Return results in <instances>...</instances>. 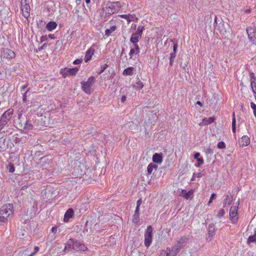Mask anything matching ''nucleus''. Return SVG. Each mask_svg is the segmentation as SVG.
<instances>
[{
	"mask_svg": "<svg viewBox=\"0 0 256 256\" xmlns=\"http://www.w3.org/2000/svg\"><path fill=\"white\" fill-rule=\"evenodd\" d=\"M74 240L72 238L70 239L66 244V245L64 249V251L66 252V251H69L72 249L74 250Z\"/></svg>",
	"mask_w": 256,
	"mask_h": 256,
	"instance_id": "nucleus-15",
	"label": "nucleus"
},
{
	"mask_svg": "<svg viewBox=\"0 0 256 256\" xmlns=\"http://www.w3.org/2000/svg\"><path fill=\"white\" fill-rule=\"evenodd\" d=\"M26 87H27L26 85L22 86V87L21 88V90H24Z\"/></svg>",
	"mask_w": 256,
	"mask_h": 256,
	"instance_id": "nucleus-64",
	"label": "nucleus"
},
{
	"mask_svg": "<svg viewBox=\"0 0 256 256\" xmlns=\"http://www.w3.org/2000/svg\"><path fill=\"white\" fill-rule=\"evenodd\" d=\"M224 214H225L224 210V209L222 208L218 212V213L217 214V216L218 217H222Z\"/></svg>",
	"mask_w": 256,
	"mask_h": 256,
	"instance_id": "nucleus-41",
	"label": "nucleus"
},
{
	"mask_svg": "<svg viewBox=\"0 0 256 256\" xmlns=\"http://www.w3.org/2000/svg\"><path fill=\"white\" fill-rule=\"evenodd\" d=\"M178 47V44L176 42H174V46H173V52L172 54H176Z\"/></svg>",
	"mask_w": 256,
	"mask_h": 256,
	"instance_id": "nucleus-44",
	"label": "nucleus"
},
{
	"mask_svg": "<svg viewBox=\"0 0 256 256\" xmlns=\"http://www.w3.org/2000/svg\"><path fill=\"white\" fill-rule=\"evenodd\" d=\"M250 12H251V10L250 9H247V10H245L244 12L246 14H249Z\"/></svg>",
	"mask_w": 256,
	"mask_h": 256,
	"instance_id": "nucleus-63",
	"label": "nucleus"
},
{
	"mask_svg": "<svg viewBox=\"0 0 256 256\" xmlns=\"http://www.w3.org/2000/svg\"><path fill=\"white\" fill-rule=\"evenodd\" d=\"M176 56V54H171L170 57V65L172 66L174 62V60Z\"/></svg>",
	"mask_w": 256,
	"mask_h": 256,
	"instance_id": "nucleus-33",
	"label": "nucleus"
},
{
	"mask_svg": "<svg viewBox=\"0 0 256 256\" xmlns=\"http://www.w3.org/2000/svg\"><path fill=\"white\" fill-rule=\"evenodd\" d=\"M144 29V27L143 26H138L137 30L136 31V32L135 33H134V34H136V35L138 36H140V37L141 38L142 32H143Z\"/></svg>",
	"mask_w": 256,
	"mask_h": 256,
	"instance_id": "nucleus-26",
	"label": "nucleus"
},
{
	"mask_svg": "<svg viewBox=\"0 0 256 256\" xmlns=\"http://www.w3.org/2000/svg\"><path fill=\"white\" fill-rule=\"evenodd\" d=\"M106 10H107V12L109 14H114L116 12H114V8H110V5L107 8H106Z\"/></svg>",
	"mask_w": 256,
	"mask_h": 256,
	"instance_id": "nucleus-40",
	"label": "nucleus"
},
{
	"mask_svg": "<svg viewBox=\"0 0 256 256\" xmlns=\"http://www.w3.org/2000/svg\"><path fill=\"white\" fill-rule=\"evenodd\" d=\"M194 190H191L188 192H187L186 190H182L180 196L184 197V198L188 200V198H192L193 196Z\"/></svg>",
	"mask_w": 256,
	"mask_h": 256,
	"instance_id": "nucleus-10",
	"label": "nucleus"
},
{
	"mask_svg": "<svg viewBox=\"0 0 256 256\" xmlns=\"http://www.w3.org/2000/svg\"><path fill=\"white\" fill-rule=\"evenodd\" d=\"M216 197V194H212L211 196H210V200L209 202H208V205H210V204L212 202V200L214 199Z\"/></svg>",
	"mask_w": 256,
	"mask_h": 256,
	"instance_id": "nucleus-45",
	"label": "nucleus"
},
{
	"mask_svg": "<svg viewBox=\"0 0 256 256\" xmlns=\"http://www.w3.org/2000/svg\"><path fill=\"white\" fill-rule=\"evenodd\" d=\"M13 204H8L2 206L0 210V222H6L13 214Z\"/></svg>",
	"mask_w": 256,
	"mask_h": 256,
	"instance_id": "nucleus-1",
	"label": "nucleus"
},
{
	"mask_svg": "<svg viewBox=\"0 0 256 256\" xmlns=\"http://www.w3.org/2000/svg\"><path fill=\"white\" fill-rule=\"evenodd\" d=\"M32 126L30 122L29 121H27L25 124L24 128L27 130H30L32 128Z\"/></svg>",
	"mask_w": 256,
	"mask_h": 256,
	"instance_id": "nucleus-38",
	"label": "nucleus"
},
{
	"mask_svg": "<svg viewBox=\"0 0 256 256\" xmlns=\"http://www.w3.org/2000/svg\"><path fill=\"white\" fill-rule=\"evenodd\" d=\"M158 168V166L153 164H148V168H147V172L148 174H150L152 170L154 168L156 169Z\"/></svg>",
	"mask_w": 256,
	"mask_h": 256,
	"instance_id": "nucleus-27",
	"label": "nucleus"
},
{
	"mask_svg": "<svg viewBox=\"0 0 256 256\" xmlns=\"http://www.w3.org/2000/svg\"><path fill=\"white\" fill-rule=\"evenodd\" d=\"M29 90V88L24 92V94L23 95V98H22V100L24 102H26V101H27V99H26V94L28 92Z\"/></svg>",
	"mask_w": 256,
	"mask_h": 256,
	"instance_id": "nucleus-46",
	"label": "nucleus"
},
{
	"mask_svg": "<svg viewBox=\"0 0 256 256\" xmlns=\"http://www.w3.org/2000/svg\"><path fill=\"white\" fill-rule=\"evenodd\" d=\"M238 204L239 200L236 202V205L232 206L230 210V220L233 224H236L238 220Z\"/></svg>",
	"mask_w": 256,
	"mask_h": 256,
	"instance_id": "nucleus-2",
	"label": "nucleus"
},
{
	"mask_svg": "<svg viewBox=\"0 0 256 256\" xmlns=\"http://www.w3.org/2000/svg\"><path fill=\"white\" fill-rule=\"evenodd\" d=\"M1 57L7 59L12 58L15 57V53L11 50L4 48L2 52Z\"/></svg>",
	"mask_w": 256,
	"mask_h": 256,
	"instance_id": "nucleus-6",
	"label": "nucleus"
},
{
	"mask_svg": "<svg viewBox=\"0 0 256 256\" xmlns=\"http://www.w3.org/2000/svg\"><path fill=\"white\" fill-rule=\"evenodd\" d=\"M21 10L23 16L25 18H27L30 16V8L29 4L21 6Z\"/></svg>",
	"mask_w": 256,
	"mask_h": 256,
	"instance_id": "nucleus-8",
	"label": "nucleus"
},
{
	"mask_svg": "<svg viewBox=\"0 0 256 256\" xmlns=\"http://www.w3.org/2000/svg\"><path fill=\"white\" fill-rule=\"evenodd\" d=\"M14 110L13 109H8L2 115V117L4 118L5 119H8V122L11 118L13 114Z\"/></svg>",
	"mask_w": 256,
	"mask_h": 256,
	"instance_id": "nucleus-16",
	"label": "nucleus"
},
{
	"mask_svg": "<svg viewBox=\"0 0 256 256\" xmlns=\"http://www.w3.org/2000/svg\"><path fill=\"white\" fill-rule=\"evenodd\" d=\"M152 160L154 162L160 164L162 162V156L160 154L156 153L152 156Z\"/></svg>",
	"mask_w": 256,
	"mask_h": 256,
	"instance_id": "nucleus-20",
	"label": "nucleus"
},
{
	"mask_svg": "<svg viewBox=\"0 0 256 256\" xmlns=\"http://www.w3.org/2000/svg\"><path fill=\"white\" fill-rule=\"evenodd\" d=\"M116 27L114 26H112L110 28L106 29L105 31V34L109 36L110 34L116 30Z\"/></svg>",
	"mask_w": 256,
	"mask_h": 256,
	"instance_id": "nucleus-28",
	"label": "nucleus"
},
{
	"mask_svg": "<svg viewBox=\"0 0 256 256\" xmlns=\"http://www.w3.org/2000/svg\"><path fill=\"white\" fill-rule=\"evenodd\" d=\"M48 40V36H42L40 38V42H42L44 41Z\"/></svg>",
	"mask_w": 256,
	"mask_h": 256,
	"instance_id": "nucleus-49",
	"label": "nucleus"
},
{
	"mask_svg": "<svg viewBox=\"0 0 256 256\" xmlns=\"http://www.w3.org/2000/svg\"><path fill=\"white\" fill-rule=\"evenodd\" d=\"M47 46V44H44L42 46H40V48H38V50H44L46 46Z\"/></svg>",
	"mask_w": 256,
	"mask_h": 256,
	"instance_id": "nucleus-55",
	"label": "nucleus"
},
{
	"mask_svg": "<svg viewBox=\"0 0 256 256\" xmlns=\"http://www.w3.org/2000/svg\"><path fill=\"white\" fill-rule=\"evenodd\" d=\"M256 242V230L253 235L250 236L248 240V242Z\"/></svg>",
	"mask_w": 256,
	"mask_h": 256,
	"instance_id": "nucleus-30",
	"label": "nucleus"
},
{
	"mask_svg": "<svg viewBox=\"0 0 256 256\" xmlns=\"http://www.w3.org/2000/svg\"><path fill=\"white\" fill-rule=\"evenodd\" d=\"M233 200V196H232L227 195L226 198L224 200V206L226 204H230Z\"/></svg>",
	"mask_w": 256,
	"mask_h": 256,
	"instance_id": "nucleus-23",
	"label": "nucleus"
},
{
	"mask_svg": "<svg viewBox=\"0 0 256 256\" xmlns=\"http://www.w3.org/2000/svg\"><path fill=\"white\" fill-rule=\"evenodd\" d=\"M74 212L72 208H68L65 213L64 220L65 222H68L69 219L72 217Z\"/></svg>",
	"mask_w": 256,
	"mask_h": 256,
	"instance_id": "nucleus-12",
	"label": "nucleus"
},
{
	"mask_svg": "<svg viewBox=\"0 0 256 256\" xmlns=\"http://www.w3.org/2000/svg\"><path fill=\"white\" fill-rule=\"evenodd\" d=\"M139 210H140V208L136 206V210H135V212H134V214H138L140 215Z\"/></svg>",
	"mask_w": 256,
	"mask_h": 256,
	"instance_id": "nucleus-59",
	"label": "nucleus"
},
{
	"mask_svg": "<svg viewBox=\"0 0 256 256\" xmlns=\"http://www.w3.org/2000/svg\"><path fill=\"white\" fill-rule=\"evenodd\" d=\"M79 244H80V242H78L76 240V242L74 241V250H79Z\"/></svg>",
	"mask_w": 256,
	"mask_h": 256,
	"instance_id": "nucleus-37",
	"label": "nucleus"
},
{
	"mask_svg": "<svg viewBox=\"0 0 256 256\" xmlns=\"http://www.w3.org/2000/svg\"><path fill=\"white\" fill-rule=\"evenodd\" d=\"M134 86L136 89L140 90L144 87V84L140 80H138V82H136V84L134 85Z\"/></svg>",
	"mask_w": 256,
	"mask_h": 256,
	"instance_id": "nucleus-29",
	"label": "nucleus"
},
{
	"mask_svg": "<svg viewBox=\"0 0 256 256\" xmlns=\"http://www.w3.org/2000/svg\"><path fill=\"white\" fill-rule=\"evenodd\" d=\"M87 249L86 247L85 246L84 244H81L80 242L79 244V250H82L84 251Z\"/></svg>",
	"mask_w": 256,
	"mask_h": 256,
	"instance_id": "nucleus-42",
	"label": "nucleus"
},
{
	"mask_svg": "<svg viewBox=\"0 0 256 256\" xmlns=\"http://www.w3.org/2000/svg\"><path fill=\"white\" fill-rule=\"evenodd\" d=\"M250 107L253 110L254 114V116L256 117V104L254 102H250Z\"/></svg>",
	"mask_w": 256,
	"mask_h": 256,
	"instance_id": "nucleus-36",
	"label": "nucleus"
},
{
	"mask_svg": "<svg viewBox=\"0 0 256 256\" xmlns=\"http://www.w3.org/2000/svg\"><path fill=\"white\" fill-rule=\"evenodd\" d=\"M126 96H122L121 98V102H124L126 100Z\"/></svg>",
	"mask_w": 256,
	"mask_h": 256,
	"instance_id": "nucleus-57",
	"label": "nucleus"
},
{
	"mask_svg": "<svg viewBox=\"0 0 256 256\" xmlns=\"http://www.w3.org/2000/svg\"><path fill=\"white\" fill-rule=\"evenodd\" d=\"M188 240V238L186 236H182L178 240H177L176 244H175L176 246L180 248V250L184 246V244Z\"/></svg>",
	"mask_w": 256,
	"mask_h": 256,
	"instance_id": "nucleus-9",
	"label": "nucleus"
},
{
	"mask_svg": "<svg viewBox=\"0 0 256 256\" xmlns=\"http://www.w3.org/2000/svg\"><path fill=\"white\" fill-rule=\"evenodd\" d=\"M78 68H64L62 70V72L64 77L66 76H74L78 72Z\"/></svg>",
	"mask_w": 256,
	"mask_h": 256,
	"instance_id": "nucleus-7",
	"label": "nucleus"
},
{
	"mask_svg": "<svg viewBox=\"0 0 256 256\" xmlns=\"http://www.w3.org/2000/svg\"><path fill=\"white\" fill-rule=\"evenodd\" d=\"M250 78H251V81L252 80H256V78L254 74V73H251L250 74Z\"/></svg>",
	"mask_w": 256,
	"mask_h": 256,
	"instance_id": "nucleus-52",
	"label": "nucleus"
},
{
	"mask_svg": "<svg viewBox=\"0 0 256 256\" xmlns=\"http://www.w3.org/2000/svg\"><path fill=\"white\" fill-rule=\"evenodd\" d=\"M48 36V38H50V39H54V34H50Z\"/></svg>",
	"mask_w": 256,
	"mask_h": 256,
	"instance_id": "nucleus-62",
	"label": "nucleus"
},
{
	"mask_svg": "<svg viewBox=\"0 0 256 256\" xmlns=\"http://www.w3.org/2000/svg\"><path fill=\"white\" fill-rule=\"evenodd\" d=\"M94 48H90L86 52L85 58H84V62H88V60H90L92 56L94 54Z\"/></svg>",
	"mask_w": 256,
	"mask_h": 256,
	"instance_id": "nucleus-11",
	"label": "nucleus"
},
{
	"mask_svg": "<svg viewBox=\"0 0 256 256\" xmlns=\"http://www.w3.org/2000/svg\"><path fill=\"white\" fill-rule=\"evenodd\" d=\"M29 4V0H21V6H26Z\"/></svg>",
	"mask_w": 256,
	"mask_h": 256,
	"instance_id": "nucleus-48",
	"label": "nucleus"
},
{
	"mask_svg": "<svg viewBox=\"0 0 256 256\" xmlns=\"http://www.w3.org/2000/svg\"><path fill=\"white\" fill-rule=\"evenodd\" d=\"M218 148H224L226 147V145H225V144L224 143V142H219L218 144Z\"/></svg>",
	"mask_w": 256,
	"mask_h": 256,
	"instance_id": "nucleus-43",
	"label": "nucleus"
},
{
	"mask_svg": "<svg viewBox=\"0 0 256 256\" xmlns=\"http://www.w3.org/2000/svg\"><path fill=\"white\" fill-rule=\"evenodd\" d=\"M134 68L133 67H129L124 69L123 72V74L124 76H132L133 74V70Z\"/></svg>",
	"mask_w": 256,
	"mask_h": 256,
	"instance_id": "nucleus-22",
	"label": "nucleus"
},
{
	"mask_svg": "<svg viewBox=\"0 0 256 256\" xmlns=\"http://www.w3.org/2000/svg\"><path fill=\"white\" fill-rule=\"evenodd\" d=\"M141 204H142V200L140 198V199L138 200L136 202V206L140 208Z\"/></svg>",
	"mask_w": 256,
	"mask_h": 256,
	"instance_id": "nucleus-56",
	"label": "nucleus"
},
{
	"mask_svg": "<svg viewBox=\"0 0 256 256\" xmlns=\"http://www.w3.org/2000/svg\"><path fill=\"white\" fill-rule=\"evenodd\" d=\"M14 171V168L13 166H12L10 168V172H13Z\"/></svg>",
	"mask_w": 256,
	"mask_h": 256,
	"instance_id": "nucleus-61",
	"label": "nucleus"
},
{
	"mask_svg": "<svg viewBox=\"0 0 256 256\" xmlns=\"http://www.w3.org/2000/svg\"><path fill=\"white\" fill-rule=\"evenodd\" d=\"M8 122V119H5L3 117H1L0 120V131L4 128V127Z\"/></svg>",
	"mask_w": 256,
	"mask_h": 256,
	"instance_id": "nucleus-24",
	"label": "nucleus"
},
{
	"mask_svg": "<svg viewBox=\"0 0 256 256\" xmlns=\"http://www.w3.org/2000/svg\"><path fill=\"white\" fill-rule=\"evenodd\" d=\"M82 62V60L79 59H76L73 62L74 64H80Z\"/></svg>",
	"mask_w": 256,
	"mask_h": 256,
	"instance_id": "nucleus-54",
	"label": "nucleus"
},
{
	"mask_svg": "<svg viewBox=\"0 0 256 256\" xmlns=\"http://www.w3.org/2000/svg\"><path fill=\"white\" fill-rule=\"evenodd\" d=\"M95 82V78L94 76L90 77L88 80L86 82H81L82 90L86 94H90L91 93L92 87Z\"/></svg>",
	"mask_w": 256,
	"mask_h": 256,
	"instance_id": "nucleus-3",
	"label": "nucleus"
},
{
	"mask_svg": "<svg viewBox=\"0 0 256 256\" xmlns=\"http://www.w3.org/2000/svg\"><path fill=\"white\" fill-rule=\"evenodd\" d=\"M56 23L52 21L46 24V28L48 31H52L56 28Z\"/></svg>",
	"mask_w": 256,
	"mask_h": 256,
	"instance_id": "nucleus-19",
	"label": "nucleus"
},
{
	"mask_svg": "<svg viewBox=\"0 0 256 256\" xmlns=\"http://www.w3.org/2000/svg\"><path fill=\"white\" fill-rule=\"evenodd\" d=\"M214 122V118L212 117L204 118L202 122L199 124V126H202L212 124Z\"/></svg>",
	"mask_w": 256,
	"mask_h": 256,
	"instance_id": "nucleus-14",
	"label": "nucleus"
},
{
	"mask_svg": "<svg viewBox=\"0 0 256 256\" xmlns=\"http://www.w3.org/2000/svg\"><path fill=\"white\" fill-rule=\"evenodd\" d=\"M251 87L253 92L256 93V90H254V88H256V80L251 81Z\"/></svg>",
	"mask_w": 256,
	"mask_h": 256,
	"instance_id": "nucleus-39",
	"label": "nucleus"
},
{
	"mask_svg": "<svg viewBox=\"0 0 256 256\" xmlns=\"http://www.w3.org/2000/svg\"><path fill=\"white\" fill-rule=\"evenodd\" d=\"M240 142V144L242 146H247L250 142V138L246 136H242Z\"/></svg>",
	"mask_w": 256,
	"mask_h": 256,
	"instance_id": "nucleus-17",
	"label": "nucleus"
},
{
	"mask_svg": "<svg viewBox=\"0 0 256 256\" xmlns=\"http://www.w3.org/2000/svg\"><path fill=\"white\" fill-rule=\"evenodd\" d=\"M34 250V251L32 253V255L35 254L40 250V248L38 246H35Z\"/></svg>",
	"mask_w": 256,
	"mask_h": 256,
	"instance_id": "nucleus-51",
	"label": "nucleus"
},
{
	"mask_svg": "<svg viewBox=\"0 0 256 256\" xmlns=\"http://www.w3.org/2000/svg\"><path fill=\"white\" fill-rule=\"evenodd\" d=\"M134 48H131L130 52L129 53V55L130 58H133L134 56L136 54L140 52V48L138 44L134 45Z\"/></svg>",
	"mask_w": 256,
	"mask_h": 256,
	"instance_id": "nucleus-13",
	"label": "nucleus"
},
{
	"mask_svg": "<svg viewBox=\"0 0 256 256\" xmlns=\"http://www.w3.org/2000/svg\"><path fill=\"white\" fill-rule=\"evenodd\" d=\"M236 118H235V115H234V112L233 113L232 122V130L233 132H234V133L236 132Z\"/></svg>",
	"mask_w": 256,
	"mask_h": 256,
	"instance_id": "nucleus-31",
	"label": "nucleus"
},
{
	"mask_svg": "<svg viewBox=\"0 0 256 256\" xmlns=\"http://www.w3.org/2000/svg\"><path fill=\"white\" fill-rule=\"evenodd\" d=\"M108 66V65L105 64L103 66H102L101 67H100V72H98L99 74H101L105 70L106 68H107Z\"/></svg>",
	"mask_w": 256,
	"mask_h": 256,
	"instance_id": "nucleus-47",
	"label": "nucleus"
},
{
	"mask_svg": "<svg viewBox=\"0 0 256 256\" xmlns=\"http://www.w3.org/2000/svg\"><path fill=\"white\" fill-rule=\"evenodd\" d=\"M214 232V228L213 225H210L208 229V234L210 236H212Z\"/></svg>",
	"mask_w": 256,
	"mask_h": 256,
	"instance_id": "nucleus-32",
	"label": "nucleus"
},
{
	"mask_svg": "<svg viewBox=\"0 0 256 256\" xmlns=\"http://www.w3.org/2000/svg\"><path fill=\"white\" fill-rule=\"evenodd\" d=\"M140 38V37L133 34L130 37V42L132 43L134 45L137 44V42H138Z\"/></svg>",
	"mask_w": 256,
	"mask_h": 256,
	"instance_id": "nucleus-21",
	"label": "nucleus"
},
{
	"mask_svg": "<svg viewBox=\"0 0 256 256\" xmlns=\"http://www.w3.org/2000/svg\"><path fill=\"white\" fill-rule=\"evenodd\" d=\"M120 16L126 20L128 23H130L131 21L133 20L134 16L131 14H122L120 15Z\"/></svg>",
	"mask_w": 256,
	"mask_h": 256,
	"instance_id": "nucleus-25",
	"label": "nucleus"
},
{
	"mask_svg": "<svg viewBox=\"0 0 256 256\" xmlns=\"http://www.w3.org/2000/svg\"><path fill=\"white\" fill-rule=\"evenodd\" d=\"M200 156V154L199 152H196L194 155V158L196 159V160H197L198 158H199V156Z\"/></svg>",
	"mask_w": 256,
	"mask_h": 256,
	"instance_id": "nucleus-58",
	"label": "nucleus"
},
{
	"mask_svg": "<svg viewBox=\"0 0 256 256\" xmlns=\"http://www.w3.org/2000/svg\"><path fill=\"white\" fill-rule=\"evenodd\" d=\"M152 226H148L146 228V230L144 234V245L147 248L152 243Z\"/></svg>",
	"mask_w": 256,
	"mask_h": 256,
	"instance_id": "nucleus-4",
	"label": "nucleus"
},
{
	"mask_svg": "<svg viewBox=\"0 0 256 256\" xmlns=\"http://www.w3.org/2000/svg\"><path fill=\"white\" fill-rule=\"evenodd\" d=\"M180 248L174 246L172 248H167L166 250V256H176L177 254L180 252Z\"/></svg>",
	"mask_w": 256,
	"mask_h": 256,
	"instance_id": "nucleus-5",
	"label": "nucleus"
},
{
	"mask_svg": "<svg viewBox=\"0 0 256 256\" xmlns=\"http://www.w3.org/2000/svg\"><path fill=\"white\" fill-rule=\"evenodd\" d=\"M206 153L210 154H212L214 152L213 150L212 149H211L210 148H208L206 149Z\"/></svg>",
	"mask_w": 256,
	"mask_h": 256,
	"instance_id": "nucleus-53",
	"label": "nucleus"
},
{
	"mask_svg": "<svg viewBox=\"0 0 256 256\" xmlns=\"http://www.w3.org/2000/svg\"><path fill=\"white\" fill-rule=\"evenodd\" d=\"M252 31L254 32V30L252 28H246V32H247V33H248V36L249 38H250V32H252Z\"/></svg>",
	"mask_w": 256,
	"mask_h": 256,
	"instance_id": "nucleus-50",
	"label": "nucleus"
},
{
	"mask_svg": "<svg viewBox=\"0 0 256 256\" xmlns=\"http://www.w3.org/2000/svg\"><path fill=\"white\" fill-rule=\"evenodd\" d=\"M198 164H196V167H200L204 163V160L202 158H199L196 160Z\"/></svg>",
	"mask_w": 256,
	"mask_h": 256,
	"instance_id": "nucleus-35",
	"label": "nucleus"
},
{
	"mask_svg": "<svg viewBox=\"0 0 256 256\" xmlns=\"http://www.w3.org/2000/svg\"><path fill=\"white\" fill-rule=\"evenodd\" d=\"M110 5L112 8L114 9V12L118 11L122 6L121 3L120 2H112Z\"/></svg>",
	"mask_w": 256,
	"mask_h": 256,
	"instance_id": "nucleus-18",
	"label": "nucleus"
},
{
	"mask_svg": "<svg viewBox=\"0 0 256 256\" xmlns=\"http://www.w3.org/2000/svg\"><path fill=\"white\" fill-rule=\"evenodd\" d=\"M57 230V228L56 226H53L52 228V232L56 233Z\"/></svg>",
	"mask_w": 256,
	"mask_h": 256,
	"instance_id": "nucleus-60",
	"label": "nucleus"
},
{
	"mask_svg": "<svg viewBox=\"0 0 256 256\" xmlns=\"http://www.w3.org/2000/svg\"><path fill=\"white\" fill-rule=\"evenodd\" d=\"M139 215L136 214H134L133 216L132 222L136 224H137L139 222Z\"/></svg>",
	"mask_w": 256,
	"mask_h": 256,
	"instance_id": "nucleus-34",
	"label": "nucleus"
}]
</instances>
